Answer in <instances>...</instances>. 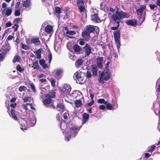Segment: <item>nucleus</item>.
Here are the masks:
<instances>
[{
    "label": "nucleus",
    "mask_w": 160,
    "mask_h": 160,
    "mask_svg": "<svg viewBox=\"0 0 160 160\" xmlns=\"http://www.w3.org/2000/svg\"><path fill=\"white\" fill-rule=\"evenodd\" d=\"M130 15L128 13L123 12L122 11H120L117 10L115 14H113L112 16V19L114 22L117 23V26L112 27L111 29L112 30H117L120 26V23L121 22V19L124 18H127L129 17Z\"/></svg>",
    "instance_id": "obj_1"
},
{
    "label": "nucleus",
    "mask_w": 160,
    "mask_h": 160,
    "mask_svg": "<svg viewBox=\"0 0 160 160\" xmlns=\"http://www.w3.org/2000/svg\"><path fill=\"white\" fill-rule=\"evenodd\" d=\"M110 63L109 61H108L103 71H99V78L98 81L100 83L104 84L105 81H107L110 78L111 72L109 71V65Z\"/></svg>",
    "instance_id": "obj_2"
},
{
    "label": "nucleus",
    "mask_w": 160,
    "mask_h": 160,
    "mask_svg": "<svg viewBox=\"0 0 160 160\" xmlns=\"http://www.w3.org/2000/svg\"><path fill=\"white\" fill-rule=\"evenodd\" d=\"M85 74V73L82 72L81 71H77L74 74L73 77L76 78L75 79L76 80L77 83L82 84L84 83L86 80Z\"/></svg>",
    "instance_id": "obj_3"
},
{
    "label": "nucleus",
    "mask_w": 160,
    "mask_h": 160,
    "mask_svg": "<svg viewBox=\"0 0 160 160\" xmlns=\"http://www.w3.org/2000/svg\"><path fill=\"white\" fill-rule=\"evenodd\" d=\"M113 36L117 47L118 49L120 46V31L118 30L113 32Z\"/></svg>",
    "instance_id": "obj_4"
},
{
    "label": "nucleus",
    "mask_w": 160,
    "mask_h": 160,
    "mask_svg": "<svg viewBox=\"0 0 160 160\" xmlns=\"http://www.w3.org/2000/svg\"><path fill=\"white\" fill-rule=\"evenodd\" d=\"M76 3L79 12L81 13L87 12V5L86 4H84L83 0H77Z\"/></svg>",
    "instance_id": "obj_5"
},
{
    "label": "nucleus",
    "mask_w": 160,
    "mask_h": 160,
    "mask_svg": "<svg viewBox=\"0 0 160 160\" xmlns=\"http://www.w3.org/2000/svg\"><path fill=\"white\" fill-rule=\"evenodd\" d=\"M71 89L70 86L68 84L64 85L62 89H60L61 94L63 97L69 94Z\"/></svg>",
    "instance_id": "obj_6"
},
{
    "label": "nucleus",
    "mask_w": 160,
    "mask_h": 160,
    "mask_svg": "<svg viewBox=\"0 0 160 160\" xmlns=\"http://www.w3.org/2000/svg\"><path fill=\"white\" fill-rule=\"evenodd\" d=\"M79 130V129L76 127H72L70 128L68 131V133H69L71 135L73 136L75 138L78 133V131Z\"/></svg>",
    "instance_id": "obj_7"
},
{
    "label": "nucleus",
    "mask_w": 160,
    "mask_h": 160,
    "mask_svg": "<svg viewBox=\"0 0 160 160\" xmlns=\"http://www.w3.org/2000/svg\"><path fill=\"white\" fill-rule=\"evenodd\" d=\"M85 49V56H89L92 52V48L88 43H86L83 47Z\"/></svg>",
    "instance_id": "obj_8"
},
{
    "label": "nucleus",
    "mask_w": 160,
    "mask_h": 160,
    "mask_svg": "<svg viewBox=\"0 0 160 160\" xmlns=\"http://www.w3.org/2000/svg\"><path fill=\"white\" fill-rule=\"evenodd\" d=\"M103 60V58L102 57L98 56L97 58V68L101 69L102 68V62Z\"/></svg>",
    "instance_id": "obj_9"
},
{
    "label": "nucleus",
    "mask_w": 160,
    "mask_h": 160,
    "mask_svg": "<svg viewBox=\"0 0 160 160\" xmlns=\"http://www.w3.org/2000/svg\"><path fill=\"white\" fill-rule=\"evenodd\" d=\"M82 37L84 40L88 41L90 38V33L86 30H84L82 32Z\"/></svg>",
    "instance_id": "obj_10"
},
{
    "label": "nucleus",
    "mask_w": 160,
    "mask_h": 160,
    "mask_svg": "<svg viewBox=\"0 0 160 160\" xmlns=\"http://www.w3.org/2000/svg\"><path fill=\"white\" fill-rule=\"evenodd\" d=\"M10 49V45L8 43H5L2 47V52L6 54Z\"/></svg>",
    "instance_id": "obj_11"
},
{
    "label": "nucleus",
    "mask_w": 160,
    "mask_h": 160,
    "mask_svg": "<svg viewBox=\"0 0 160 160\" xmlns=\"http://www.w3.org/2000/svg\"><path fill=\"white\" fill-rule=\"evenodd\" d=\"M91 19L93 22L98 23L101 22V20L99 18L97 13H95L93 15H92Z\"/></svg>",
    "instance_id": "obj_12"
},
{
    "label": "nucleus",
    "mask_w": 160,
    "mask_h": 160,
    "mask_svg": "<svg viewBox=\"0 0 160 160\" xmlns=\"http://www.w3.org/2000/svg\"><path fill=\"white\" fill-rule=\"evenodd\" d=\"M126 23L128 25L135 27L137 26V21L136 19H132L127 20L126 21Z\"/></svg>",
    "instance_id": "obj_13"
},
{
    "label": "nucleus",
    "mask_w": 160,
    "mask_h": 160,
    "mask_svg": "<svg viewBox=\"0 0 160 160\" xmlns=\"http://www.w3.org/2000/svg\"><path fill=\"white\" fill-rule=\"evenodd\" d=\"M19 123L21 125L20 128L22 130L24 131V130H26L28 129L27 123L25 120L23 119Z\"/></svg>",
    "instance_id": "obj_14"
},
{
    "label": "nucleus",
    "mask_w": 160,
    "mask_h": 160,
    "mask_svg": "<svg viewBox=\"0 0 160 160\" xmlns=\"http://www.w3.org/2000/svg\"><path fill=\"white\" fill-rule=\"evenodd\" d=\"M54 76L57 79H59L62 76V71L60 70H57L54 74Z\"/></svg>",
    "instance_id": "obj_15"
},
{
    "label": "nucleus",
    "mask_w": 160,
    "mask_h": 160,
    "mask_svg": "<svg viewBox=\"0 0 160 160\" xmlns=\"http://www.w3.org/2000/svg\"><path fill=\"white\" fill-rule=\"evenodd\" d=\"M146 8L145 5H141L140 7L136 10V12L137 14L139 15H142L143 10Z\"/></svg>",
    "instance_id": "obj_16"
},
{
    "label": "nucleus",
    "mask_w": 160,
    "mask_h": 160,
    "mask_svg": "<svg viewBox=\"0 0 160 160\" xmlns=\"http://www.w3.org/2000/svg\"><path fill=\"white\" fill-rule=\"evenodd\" d=\"M82 117L83 118L82 124H83L85 123L88 121L89 118V115L86 113H84L82 114Z\"/></svg>",
    "instance_id": "obj_17"
},
{
    "label": "nucleus",
    "mask_w": 160,
    "mask_h": 160,
    "mask_svg": "<svg viewBox=\"0 0 160 160\" xmlns=\"http://www.w3.org/2000/svg\"><path fill=\"white\" fill-rule=\"evenodd\" d=\"M86 30L90 33L93 32L95 30L94 26L92 25H88L86 26Z\"/></svg>",
    "instance_id": "obj_18"
},
{
    "label": "nucleus",
    "mask_w": 160,
    "mask_h": 160,
    "mask_svg": "<svg viewBox=\"0 0 160 160\" xmlns=\"http://www.w3.org/2000/svg\"><path fill=\"white\" fill-rule=\"evenodd\" d=\"M56 96L55 92L53 90H49L48 94L45 95V98H54Z\"/></svg>",
    "instance_id": "obj_19"
},
{
    "label": "nucleus",
    "mask_w": 160,
    "mask_h": 160,
    "mask_svg": "<svg viewBox=\"0 0 160 160\" xmlns=\"http://www.w3.org/2000/svg\"><path fill=\"white\" fill-rule=\"evenodd\" d=\"M10 115H9L13 119L17 121L18 120V118L17 117V114L16 113V111L13 109H11L10 112Z\"/></svg>",
    "instance_id": "obj_20"
},
{
    "label": "nucleus",
    "mask_w": 160,
    "mask_h": 160,
    "mask_svg": "<svg viewBox=\"0 0 160 160\" xmlns=\"http://www.w3.org/2000/svg\"><path fill=\"white\" fill-rule=\"evenodd\" d=\"M72 48L75 52H78L79 53H80L81 51V47L77 44L74 45L72 47Z\"/></svg>",
    "instance_id": "obj_21"
},
{
    "label": "nucleus",
    "mask_w": 160,
    "mask_h": 160,
    "mask_svg": "<svg viewBox=\"0 0 160 160\" xmlns=\"http://www.w3.org/2000/svg\"><path fill=\"white\" fill-rule=\"evenodd\" d=\"M98 68L96 65H92V66L91 72L94 76L97 74Z\"/></svg>",
    "instance_id": "obj_22"
},
{
    "label": "nucleus",
    "mask_w": 160,
    "mask_h": 160,
    "mask_svg": "<svg viewBox=\"0 0 160 160\" xmlns=\"http://www.w3.org/2000/svg\"><path fill=\"white\" fill-rule=\"evenodd\" d=\"M51 102V98H45L42 101L43 103L46 107L48 106V105Z\"/></svg>",
    "instance_id": "obj_23"
},
{
    "label": "nucleus",
    "mask_w": 160,
    "mask_h": 160,
    "mask_svg": "<svg viewBox=\"0 0 160 160\" xmlns=\"http://www.w3.org/2000/svg\"><path fill=\"white\" fill-rule=\"evenodd\" d=\"M45 31L47 33L51 32L53 31L52 26L50 25H47L45 28Z\"/></svg>",
    "instance_id": "obj_24"
},
{
    "label": "nucleus",
    "mask_w": 160,
    "mask_h": 160,
    "mask_svg": "<svg viewBox=\"0 0 160 160\" xmlns=\"http://www.w3.org/2000/svg\"><path fill=\"white\" fill-rule=\"evenodd\" d=\"M66 33L68 35H66V36L70 38H72L73 37L68 36V35H72L76 34V32L73 30L68 31H66Z\"/></svg>",
    "instance_id": "obj_25"
},
{
    "label": "nucleus",
    "mask_w": 160,
    "mask_h": 160,
    "mask_svg": "<svg viewBox=\"0 0 160 160\" xmlns=\"http://www.w3.org/2000/svg\"><path fill=\"white\" fill-rule=\"evenodd\" d=\"M20 20V19L19 18H16L14 20L13 23L15 24V26H16V28L14 29V31H16L17 30L19 27L18 24L19 23Z\"/></svg>",
    "instance_id": "obj_26"
},
{
    "label": "nucleus",
    "mask_w": 160,
    "mask_h": 160,
    "mask_svg": "<svg viewBox=\"0 0 160 160\" xmlns=\"http://www.w3.org/2000/svg\"><path fill=\"white\" fill-rule=\"evenodd\" d=\"M34 69H39L40 68L39 66L38 65V62L37 60H36L33 63L32 66V67Z\"/></svg>",
    "instance_id": "obj_27"
},
{
    "label": "nucleus",
    "mask_w": 160,
    "mask_h": 160,
    "mask_svg": "<svg viewBox=\"0 0 160 160\" xmlns=\"http://www.w3.org/2000/svg\"><path fill=\"white\" fill-rule=\"evenodd\" d=\"M42 51V48H40L37 51H34V52L35 53V55L37 56V58L39 59L41 57V52Z\"/></svg>",
    "instance_id": "obj_28"
},
{
    "label": "nucleus",
    "mask_w": 160,
    "mask_h": 160,
    "mask_svg": "<svg viewBox=\"0 0 160 160\" xmlns=\"http://www.w3.org/2000/svg\"><path fill=\"white\" fill-rule=\"evenodd\" d=\"M83 61L82 59L79 58L75 62V65L76 67H78L82 65Z\"/></svg>",
    "instance_id": "obj_29"
},
{
    "label": "nucleus",
    "mask_w": 160,
    "mask_h": 160,
    "mask_svg": "<svg viewBox=\"0 0 160 160\" xmlns=\"http://www.w3.org/2000/svg\"><path fill=\"white\" fill-rule=\"evenodd\" d=\"M39 62L40 64L42 67L43 68L46 69L48 68L47 65L45 63V60L43 59L40 60Z\"/></svg>",
    "instance_id": "obj_30"
},
{
    "label": "nucleus",
    "mask_w": 160,
    "mask_h": 160,
    "mask_svg": "<svg viewBox=\"0 0 160 160\" xmlns=\"http://www.w3.org/2000/svg\"><path fill=\"white\" fill-rule=\"evenodd\" d=\"M61 9L59 7L56 6L55 7L54 13L58 14V15L57 16V17L58 18L60 17L59 14L61 13Z\"/></svg>",
    "instance_id": "obj_31"
},
{
    "label": "nucleus",
    "mask_w": 160,
    "mask_h": 160,
    "mask_svg": "<svg viewBox=\"0 0 160 160\" xmlns=\"http://www.w3.org/2000/svg\"><path fill=\"white\" fill-rule=\"evenodd\" d=\"M31 43H33L36 45H39L40 44V41L38 38L32 39L31 41Z\"/></svg>",
    "instance_id": "obj_32"
},
{
    "label": "nucleus",
    "mask_w": 160,
    "mask_h": 160,
    "mask_svg": "<svg viewBox=\"0 0 160 160\" xmlns=\"http://www.w3.org/2000/svg\"><path fill=\"white\" fill-rule=\"evenodd\" d=\"M74 103L76 106L77 108L80 107L82 105V101L79 99L78 100H76L75 101Z\"/></svg>",
    "instance_id": "obj_33"
},
{
    "label": "nucleus",
    "mask_w": 160,
    "mask_h": 160,
    "mask_svg": "<svg viewBox=\"0 0 160 160\" xmlns=\"http://www.w3.org/2000/svg\"><path fill=\"white\" fill-rule=\"evenodd\" d=\"M31 5V1L30 0H26L23 2L22 6L25 7H29Z\"/></svg>",
    "instance_id": "obj_34"
},
{
    "label": "nucleus",
    "mask_w": 160,
    "mask_h": 160,
    "mask_svg": "<svg viewBox=\"0 0 160 160\" xmlns=\"http://www.w3.org/2000/svg\"><path fill=\"white\" fill-rule=\"evenodd\" d=\"M57 107L60 108L61 110V111L63 112L65 111L64 106L62 103H59L57 105Z\"/></svg>",
    "instance_id": "obj_35"
},
{
    "label": "nucleus",
    "mask_w": 160,
    "mask_h": 160,
    "mask_svg": "<svg viewBox=\"0 0 160 160\" xmlns=\"http://www.w3.org/2000/svg\"><path fill=\"white\" fill-rule=\"evenodd\" d=\"M20 59V57L18 55H16L14 56L12 60V62L13 63H15L17 61L19 62Z\"/></svg>",
    "instance_id": "obj_36"
},
{
    "label": "nucleus",
    "mask_w": 160,
    "mask_h": 160,
    "mask_svg": "<svg viewBox=\"0 0 160 160\" xmlns=\"http://www.w3.org/2000/svg\"><path fill=\"white\" fill-rule=\"evenodd\" d=\"M16 70L19 72H22L24 70V68H22L19 64H18L16 66Z\"/></svg>",
    "instance_id": "obj_37"
},
{
    "label": "nucleus",
    "mask_w": 160,
    "mask_h": 160,
    "mask_svg": "<svg viewBox=\"0 0 160 160\" xmlns=\"http://www.w3.org/2000/svg\"><path fill=\"white\" fill-rule=\"evenodd\" d=\"M12 12V10L11 9L8 8L6 12V15L7 16H10Z\"/></svg>",
    "instance_id": "obj_38"
},
{
    "label": "nucleus",
    "mask_w": 160,
    "mask_h": 160,
    "mask_svg": "<svg viewBox=\"0 0 160 160\" xmlns=\"http://www.w3.org/2000/svg\"><path fill=\"white\" fill-rule=\"evenodd\" d=\"M21 47L23 49L26 50L29 48V47L28 45H27L22 43H21Z\"/></svg>",
    "instance_id": "obj_39"
},
{
    "label": "nucleus",
    "mask_w": 160,
    "mask_h": 160,
    "mask_svg": "<svg viewBox=\"0 0 160 160\" xmlns=\"http://www.w3.org/2000/svg\"><path fill=\"white\" fill-rule=\"evenodd\" d=\"M105 104H106V108L108 110H111L112 109L113 106L111 104L107 102Z\"/></svg>",
    "instance_id": "obj_40"
},
{
    "label": "nucleus",
    "mask_w": 160,
    "mask_h": 160,
    "mask_svg": "<svg viewBox=\"0 0 160 160\" xmlns=\"http://www.w3.org/2000/svg\"><path fill=\"white\" fill-rule=\"evenodd\" d=\"M48 79L50 82L52 86L54 87L55 85V81L54 79L53 78H51L50 79L48 78Z\"/></svg>",
    "instance_id": "obj_41"
},
{
    "label": "nucleus",
    "mask_w": 160,
    "mask_h": 160,
    "mask_svg": "<svg viewBox=\"0 0 160 160\" xmlns=\"http://www.w3.org/2000/svg\"><path fill=\"white\" fill-rule=\"evenodd\" d=\"M98 102L99 103H104L106 104L107 103V102L104 99L99 98L98 100Z\"/></svg>",
    "instance_id": "obj_42"
},
{
    "label": "nucleus",
    "mask_w": 160,
    "mask_h": 160,
    "mask_svg": "<svg viewBox=\"0 0 160 160\" xmlns=\"http://www.w3.org/2000/svg\"><path fill=\"white\" fill-rule=\"evenodd\" d=\"M27 90V88L25 86H21L19 87L18 90L19 92H22Z\"/></svg>",
    "instance_id": "obj_43"
},
{
    "label": "nucleus",
    "mask_w": 160,
    "mask_h": 160,
    "mask_svg": "<svg viewBox=\"0 0 160 160\" xmlns=\"http://www.w3.org/2000/svg\"><path fill=\"white\" fill-rule=\"evenodd\" d=\"M29 85L31 88L32 91L34 93H35L36 92V90L35 89V87L34 85V84L33 83H30L29 84Z\"/></svg>",
    "instance_id": "obj_44"
},
{
    "label": "nucleus",
    "mask_w": 160,
    "mask_h": 160,
    "mask_svg": "<svg viewBox=\"0 0 160 160\" xmlns=\"http://www.w3.org/2000/svg\"><path fill=\"white\" fill-rule=\"evenodd\" d=\"M155 148H156L155 146V145L152 146L151 147H150L149 148L148 150V152H151L152 153Z\"/></svg>",
    "instance_id": "obj_45"
},
{
    "label": "nucleus",
    "mask_w": 160,
    "mask_h": 160,
    "mask_svg": "<svg viewBox=\"0 0 160 160\" xmlns=\"http://www.w3.org/2000/svg\"><path fill=\"white\" fill-rule=\"evenodd\" d=\"M84 39H80L78 40V41L79 42V44L80 45L83 46L84 45L85 42L83 41Z\"/></svg>",
    "instance_id": "obj_46"
},
{
    "label": "nucleus",
    "mask_w": 160,
    "mask_h": 160,
    "mask_svg": "<svg viewBox=\"0 0 160 160\" xmlns=\"http://www.w3.org/2000/svg\"><path fill=\"white\" fill-rule=\"evenodd\" d=\"M92 76V75L91 74V72L88 71H87L86 72V75L85 76V77L87 78H91Z\"/></svg>",
    "instance_id": "obj_47"
},
{
    "label": "nucleus",
    "mask_w": 160,
    "mask_h": 160,
    "mask_svg": "<svg viewBox=\"0 0 160 160\" xmlns=\"http://www.w3.org/2000/svg\"><path fill=\"white\" fill-rule=\"evenodd\" d=\"M48 58L49 59V64H50L52 61V53L50 51H49Z\"/></svg>",
    "instance_id": "obj_48"
},
{
    "label": "nucleus",
    "mask_w": 160,
    "mask_h": 160,
    "mask_svg": "<svg viewBox=\"0 0 160 160\" xmlns=\"http://www.w3.org/2000/svg\"><path fill=\"white\" fill-rule=\"evenodd\" d=\"M71 137L72 136L69 134L65 137V140L67 142H68L70 141Z\"/></svg>",
    "instance_id": "obj_49"
},
{
    "label": "nucleus",
    "mask_w": 160,
    "mask_h": 160,
    "mask_svg": "<svg viewBox=\"0 0 160 160\" xmlns=\"http://www.w3.org/2000/svg\"><path fill=\"white\" fill-rule=\"evenodd\" d=\"M149 7L150 8L152 9H153L157 7V5L155 4H150L149 5Z\"/></svg>",
    "instance_id": "obj_50"
},
{
    "label": "nucleus",
    "mask_w": 160,
    "mask_h": 160,
    "mask_svg": "<svg viewBox=\"0 0 160 160\" xmlns=\"http://www.w3.org/2000/svg\"><path fill=\"white\" fill-rule=\"evenodd\" d=\"M15 15L16 16H19L20 15V11L18 9L16 10L14 12Z\"/></svg>",
    "instance_id": "obj_51"
},
{
    "label": "nucleus",
    "mask_w": 160,
    "mask_h": 160,
    "mask_svg": "<svg viewBox=\"0 0 160 160\" xmlns=\"http://www.w3.org/2000/svg\"><path fill=\"white\" fill-rule=\"evenodd\" d=\"M29 99H30V98L29 97H25L23 98V101L24 102H26L28 101Z\"/></svg>",
    "instance_id": "obj_52"
},
{
    "label": "nucleus",
    "mask_w": 160,
    "mask_h": 160,
    "mask_svg": "<svg viewBox=\"0 0 160 160\" xmlns=\"http://www.w3.org/2000/svg\"><path fill=\"white\" fill-rule=\"evenodd\" d=\"M12 25V23L10 21H9L6 24L5 26L7 27H10Z\"/></svg>",
    "instance_id": "obj_53"
},
{
    "label": "nucleus",
    "mask_w": 160,
    "mask_h": 160,
    "mask_svg": "<svg viewBox=\"0 0 160 160\" xmlns=\"http://www.w3.org/2000/svg\"><path fill=\"white\" fill-rule=\"evenodd\" d=\"M20 1H18L15 4V8H18L20 5Z\"/></svg>",
    "instance_id": "obj_54"
},
{
    "label": "nucleus",
    "mask_w": 160,
    "mask_h": 160,
    "mask_svg": "<svg viewBox=\"0 0 160 160\" xmlns=\"http://www.w3.org/2000/svg\"><path fill=\"white\" fill-rule=\"evenodd\" d=\"M145 157L146 158H149L151 155V154H150L149 153H145Z\"/></svg>",
    "instance_id": "obj_55"
},
{
    "label": "nucleus",
    "mask_w": 160,
    "mask_h": 160,
    "mask_svg": "<svg viewBox=\"0 0 160 160\" xmlns=\"http://www.w3.org/2000/svg\"><path fill=\"white\" fill-rule=\"evenodd\" d=\"M99 108L100 109L103 110L105 109V107L103 105H101L99 106Z\"/></svg>",
    "instance_id": "obj_56"
},
{
    "label": "nucleus",
    "mask_w": 160,
    "mask_h": 160,
    "mask_svg": "<svg viewBox=\"0 0 160 160\" xmlns=\"http://www.w3.org/2000/svg\"><path fill=\"white\" fill-rule=\"evenodd\" d=\"M8 30H9L8 29H7L4 32L2 35V38H3L4 37L5 35L8 32Z\"/></svg>",
    "instance_id": "obj_57"
},
{
    "label": "nucleus",
    "mask_w": 160,
    "mask_h": 160,
    "mask_svg": "<svg viewBox=\"0 0 160 160\" xmlns=\"http://www.w3.org/2000/svg\"><path fill=\"white\" fill-rule=\"evenodd\" d=\"M17 105V104L16 102H14L13 103H11L10 104V106L11 108H15Z\"/></svg>",
    "instance_id": "obj_58"
},
{
    "label": "nucleus",
    "mask_w": 160,
    "mask_h": 160,
    "mask_svg": "<svg viewBox=\"0 0 160 160\" xmlns=\"http://www.w3.org/2000/svg\"><path fill=\"white\" fill-rule=\"evenodd\" d=\"M63 118L64 119H66L68 118V114L65 112L63 114Z\"/></svg>",
    "instance_id": "obj_59"
},
{
    "label": "nucleus",
    "mask_w": 160,
    "mask_h": 160,
    "mask_svg": "<svg viewBox=\"0 0 160 160\" xmlns=\"http://www.w3.org/2000/svg\"><path fill=\"white\" fill-rule=\"evenodd\" d=\"M13 38L12 36L10 35H9L7 38V40L8 41L11 40Z\"/></svg>",
    "instance_id": "obj_60"
},
{
    "label": "nucleus",
    "mask_w": 160,
    "mask_h": 160,
    "mask_svg": "<svg viewBox=\"0 0 160 160\" xmlns=\"http://www.w3.org/2000/svg\"><path fill=\"white\" fill-rule=\"evenodd\" d=\"M7 6V5L5 2H3L2 4V8H6Z\"/></svg>",
    "instance_id": "obj_61"
},
{
    "label": "nucleus",
    "mask_w": 160,
    "mask_h": 160,
    "mask_svg": "<svg viewBox=\"0 0 160 160\" xmlns=\"http://www.w3.org/2000/svg\"><path fill=\"white\" fill-rule=\"evenodd\" d=\"M94 103V100H92V101L89 102L88 103V106H90L92 105Z\"/></svg>",
    "instance_id": "obj_62"
},
{
    "label": "nucleus",
    "mask_w": 160,
    "mask_h": 160,
    "mask_svg": "<svg viewBox=\"0 0 160 160\" xmlns=\"http://www.w3.org/2000/svg\"><path fill=\"white\" fill-rule=\"evenodd\" d=\"M16 100V98L15 97H14L10 99V101L11 102H15Z\"/></svg>",
    "instance_id": "obj_63"
},
{
    "label": "nucleus",
    "mask_w": 160,
    "mask_h": 160,
    "mask_svg": "<svg viewBox=\"0 0 160 160\" xmlns=\"http://www.w3.org/2000/svg\"><path fill=\"white\" fill-rule=\"evenodd\" d=\"M156 2L157 6L160 7V0H157Z\"/></svg>",
    "instance_id": "obj_64"
}]
</instances>
